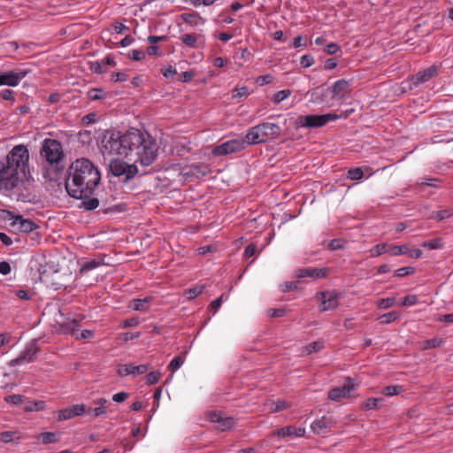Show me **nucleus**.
Returning <instances> with one entry per match:
<instances>
[{"mask_svg":"<svg viewBox=\"0 0 453 453\" xmlns=\"http://www.w3.org/2000/svg\"><path fill=\"white\" fill-rule=\"evenodd\" d=\"M421 245H422V247L429 249V250H436V249L441 248L440 241L437 239L426 241Z\"/></svg>","mask_w":453,"mask_h":453,"instance_id":"nucleus-50","label":"nucleus"},{"mask_svg":"<svg viewBox=\"0 0 453 453\" xmlns=\"http://www.w3.org/2000/svg\"><path fill=\"white\" fill-rule=\"evenodd\" d=\"M289 403L286 401H278L275 403V407L272 410V412H279L283 410H286L289 407Z\"/></svg>","mask_w":453,"mask_h":453,"instance_id":"nucleus-62","label":"nucleus"},{"mask_svg":"<svg viewBox=\"0 0 453 453\" xmlns=\"http://www.w3.org/2000/svg\"><path fill=\"white\" fill-rule=\"evenodd\" d=\"M322 311L334 310L339 306V294L333 291L321 292Z\"/></svg>","mask_w":453,"mask_h":453,"instance_id":"nucleus-17","label":"nucleus"},{"mask_svg":"<svg viewBox=\"0 0 453 453\" xmlns=\"http://www.w3.org/2000/svg\"><path fill=\"white\" fill-rule=\"evenodd\" d=\"M151 297H145L142 299H134L131 301L129 307L134 311H146L150 309V303L151 302Z\"/></svg>","mask_w":453,"mask_h":453,"instance_id":"nucleus-28","label":"nucleus"},{"mask_svg":"<svg viewBox=\"0 0 453 453\" xmlns=\"http://www.w3.org/2000/svg\"><path fill=\"white\" fill-rule=\"evenodd\" d=\"M395 303V297H387V298H382V299L379 300L377 306L380 309H388V308L394 306Z\"/></svg>","mask_w":453,"mask_h":453,"instance_id":"nucleus-44","label":"nucleus"},{"mask_svg":"<svg viewBox=\"0 0 453 453\" xmlns=\"http://www.w3.org/2000/svg\"><path fill=\"white\" fill-rule=\"evenodd\" d=\"M185 358L180 356H177L173 357V359L170 362L168 365V369L174 372L176 370H178L183 364H184Z\"/></svg>","mask_w":453,"mask_h":453,"instance_id":"nucleus-40","label":"nucleus"},{"mask_svg":"<svg viewBox=\"0 0 453 453\" xmlns=\"http://www.w3.org/2000/svg\"><path fill=\"white\" fill-rule=\"evenodd\" d=\"M41 156L50 165L58 166L65 157L60 142L55 139H45L41 149Z\"/></svg>","mask_w":453,"mask_h":453,"instance_id":"nucleus-6","label":"nucleus"},{"mask_svg":"<svg viewBox=\"0 0 453 453\" xmlns=\"http://www.w3.org/2000/svg\"><path fill=\"white\" fill-rule=\"evenodd\" d=\"M273 75L271 74H265V75H261V76H258L256 80V82L259 85V86H264L265 84H269L273 81Z\"/></svg>","mask_w":453,"mask_h":453,"instance_id":"nucleus-55","label":"nucleus"},{"mask_svg":"<svg viewBox=\"0 0 453 453\" xmlns=\"http://www.w3.org/2000/svg\"><path fill=\"white\" fill-rule=\"evenodd\" d=\"M30 71L11 70L0 73V86L17 87Z\"/></svg>","mask_w":453,"mask_h":453,"instance_id":"nucleus-11","label":"nucleus"},{"mask_svg":"<svg viewBox=\"0 0 453 453\" xmlns=\"http://www.w3.org/2000/svg\"><path fill=\"white\" fill-rule=\"evenodd\" d=\"M291 94L292 91L290 89L280 90L273 95V102L275 104H279L280 103L287 99L288 96H290Z\"/></svg>","mask_w":453,"mask_h":453,"instance_id":"nucleus-37","label":"nucleus"},{"mask_svg":"<svg viewBox=\"0 0 453 453\" xmlns=\"http://www.w3.org/2000/svg\"><path fill=\"white\" fill-rule=\"evenodd\" d=\"M300 64L303 67H310L314 64V58L311 55H303L301 58Z\"/></svg>","mask_w":453,"mask_h":453,"instance_id":"nucleus-58","label":"nucleus"},{"mask_svg":"<svg viewBox=\"0 0 453 453\" xmlns=\"http://www.w3.org/2000/svg\"><path fill=\"white\" fill-rule=\"evenodd\" d=\"M140 336H141V333L140 332H135V333L127 332V333H124V334H120L119 338L123 342H129V341H132V340H134V339H138Z\"/></svg>","mask_w":453,"mask_h":453,"instance_id":"nucleus-52","label":"nucleus"},{"mask_svg":"<svg viewBox=\"0 0 453 453\" xmlns=\"http://www.w3.org/2000/svg\"><path fill=\"white\" fill-rule=\"evenodd\" d=\"M161 373L158 371L156 372H150L147 374V384L153 385L158 382L160 380Z\"/></svg>","mask_w":453,"mask_h":453,"instance_id":"nucleus-48","label":"nucleus"},{"mask_svg":"<svg viewBox=\"0 0 453 453\" xmlns=\"http://www.w3.org/2000/svg\"><path fill=\"white\" fill-rule=\"evenodd\" d=\"M127 397H128V394L122 391V392L113 395L112 400L117 403H122V402L126 401L127 399Z\"/></svg>","mask_w":453,"mask_h":453,"instance_id":"nucleus-64","label":"nucleus"},{"mask_svg":"<svg viewBox=\"0 0 453 453\" xmlns=\"http://www.w3.org/2000/svg\"><path fill=\"white\" fill-rule=\"evenodd\" d=\"M46 407L44 401H32L28 402L25 407L26 411H39Z\"/></svg>","mask_w":453,"mask_h":453,"instance_id":"nucleus-35","label":"nucleus"},{"mask_svg":"<svg viewBox=\"0 0 453 453\" xmlns=\"http://www.w3.org/2000/svg\"><path fill=\"white\" fill-rule=\"evenodd\" d=\"M329 273L328 268H316V267H308V268H301L296 272V275L297 278L302 279L305 277H310L312 279H319V278H326Z\"/></svg>","mask_w":453,"mask_h":453,"instance_id":"nucleus-19","label":"nucleus"},{"mask_svg":"<svg viewBox=\"0 0 453 453\" xmlns=\"http://www.w3.org/2000/svg\"><path fill=\"white\" fill-rule=\"evenodd\" d=\"M383 401H384L383 398H374V397L369 398L365 403V408L366 410L379 409L381 406Z\"/></svg>","mask_w":453,"mask_h":453,"instance_id":"nucleus-38","label":"nucleus"},{"mask_svg":"<svg viewBox=\"0 0 453 453\" xmlns=\"http://www.w3.org/2000/svg\"><path fill=\"white\" fill-rule=\"evenodd\" d=\"M451 214H452L451 211H449V210H441V211H436L434 213V215L433 216V218L437 220H443V219H449L451 216Z\"/></svg>","mask_w":453,"mask_h":453,"instance_id":"nucleus-53","label":"nucleus"},{"mask_svg":"<svg viewBox=\"0 0 453 453\" xmlns=\"http://www.w3.org/2000/svg\"><path fill=\"white\" fill-rule=\"evenodd\" d=\"M415 273V269L411 266H405L399 268L395 271L394 275L395 277H404L407 275L413 274Z\"/></svg>","mask_w":453,"mask_h":453,"instance_id":"nucleus-45","label":"nucleus"},{"mask_svg":"<svg viewBox=\"0 0 453 453\" xmlns=\"http://www.w3.org/2000/svg\"><path fill=\"white\" fill-rule=\"evenodd\" d=\"M104 264V263L103 259H92V260L83 263L81 266L80 271H81V273L91 271Z\"/></svg>","mask_w":453,"mask_h":453,"instance_id":"nucleus-31","label":"nucleus"},{"mask_svg":"<svg viewBox=\"0 0 453 453\" xmlns=\"http://www.w3.org/2000/svg\"><path fill=\"white\" fill-rule=\"evenodd\" d=\"M203 289H204L203 285L196 286L195 288L187 289L184 293V296H186V298L188 300H193L196 297H197L199 295H201L203 293Z\"/></svg>","mask_w":453,"mask_h":453,"instance_id":"nucleus-33","label":"nucleus"},{"mask_svg":"<svg viewBox=\"0 0 453 453\" xmlns=\"http://www.w3.org/2000/svg\"><path fill=\"white\" fill-rule=\"evenodd\" d=\"M90 69L96 73H103L106 71L102 61L92 62Z\"/></svg>","mask_w":453,"mask_h":453,"instance_id":"nucleus-56","label":"nucleus"},{"mask_svg":"<svg viewBox=\"0 0 453 453\" xmlns=\"http://www.w3.org/2000/svg\"><path fill=\"white\" fill-rule=\"evenodd\" d=\"M36 341H33L27 344L25 349L16 358L11 360L10 365H19L23 363H31L35 360V357L39 352Z\"/></svg>","mask_w":453,"mask_h":453,"instance_id":"nucleus-12","label":"nucleus"},{"mask_svg":"<svg viewBox=\"0 0 453 453\" xmlns=\"http://www.w3.org/2000/svg\"><path fill=\"white\" fill-rule=\"evenodd\" d=\"M150 368L149 364L135 365L134 364H124L118 366L117 372L121 377L128 375H141L147 372Z\"/></svg>","mask_w":453,"mask_h":453,"instance_id":"nucleus-15","label":"nucleus"},{"mask_svg":"<svg viewBox=\"0 0 453 453\" xmlns=\"http://www.w3.org/2000/svg\"><path fill=\"white\" fill-rule=\"evenodd\" d=\"M180 19L187 24L191 26H198L204 24L205 20L199 15V13L193 12H184L180 14Z\"/></svg>","mask_w":453,"mask_h":453,"instance_id":"nucleus-27","label":"nucleus"},{"mask_svg":"<svg viewBox=\"0 0 453 453\" xmlns=\"http://www.w3.org/2000/svg\"><path fill=\"white\" fill-rule=\"evenodd\" d=\"M400 317L399 313L396 311H389L387 312L380 317V319L381 320V323L388 324L391 323L396 319H398Z\"/></svg>","mask_w":453,"mask_h":453,"instance_id":"nucleus-41","label":"nucleus"},{"mask_svg":"<svg viewBox=\"0 0 453 453\" xmlns=\"http://www.w3.org/2000/svg\"><path fill=\"white\" fill-rule=\"evenodd\" d=\"M281 134L280 127L276 123L262 122L250 127L245 134L249 145L265 143L274 141Z\"/></svg>","mask_w":453,"mask_h":453,"instance_id":"nucleus-4","label":"nucleus"},{"mask_svg":"<svg viewBox=\"0 0 453 453\" xmlns=\"http://www.w3.org/2000/svg\"><path fill=\"white\" fill-rule=\"evenodd\" d=\"M207 418L213 423H217L216 428L220 431H226L233 428L236 422L232 417H225L221 412L219 411H209L207 413Z\"/></svg>","mask_w":453,"mask_h":453,"instance_id":"nucleus-13","label":"nucleus"},{"mask_svg":"<svg viewBox=\"0 0 453 453\" xmlns=\"http://www.w3.org/2000/svg\"><path fill=\"white\" fill-rule=\"evenodd\" d=\"M409 252V246L407 244L404 245H393L389 247L388 253L391 256H400L405 255Z\"/></svg>","mask_w":453,"mask_h":453,"instance_id":"nucleus-34","label":"nucleus"},{"mask_svg":"<svg viewBox=\"0 0 453 453\" xmlns=\"http://www.w3.org/2000/svg\"><path fill=\"white\" fill-rule=\"evenodd\" d=\"M324 348V342L316 341L309 343L303 349V354L310 355L320 351Z\"/></svg>","mask_w":453,"mask_h":453,"instance_id":"nucleus-30","label":"nucleus"},{"mask_svg":"<svg viewBox=\"0 0 453 453\" xmlns=\"http://www.w3.org/2000/svg\"><path fill=\"white\" fill-rule=\"evenodd\" d=\"M180 41L183 44L189 48H202L205 44L204 35L202 34H184L180 36Z\"/></svg>","mask_w":453,"mask_h":453,"instance_id":"nucleus-21","label":"nucleus"},{"mask_svg":"<svg viewBox=\"0 0 453 453\" xmlns=\"http://www.w3.org/2000/svg\"><path fill=\"white\" fill-rule=\"evenodd\" d=\"M349 81L346 80H339L333 86V93L334 96L342 98L349 92Z\"/></svg>","mask_w":453,"mask_h":453,"instance_id":"nucleus-26","label":"nucleus"},{"mask_svg":"<svg viewBox=\"0 0 453 453\" xmlns=\"http://www.w3.org/2000/svg\"><path fill=\"white\" fill-rule=\"evenodd\" d=\"M43 444L53 443L58 441L56 434L52 432H44L38 435Z\"/></svg>","mask_w":453,"mask_h":453,"instance_id":"nucleus-39","label":"nucleus"},{"mask_svg":"<svg viewBox=\"0 0 453 453\" xmlns=\"http://www.w3.org/2000/svg\"><path fill=\"white\" fill-rule=\"evenodd\" d=\"M139 323H140L139 319L136 317H133V318L125 319L121 323L120 327H122V328L134 327V326H138Z\"/></svg>","mask_w":453,"mask_h":453,"instance_id":"nucleus-49","label":"nucleus"},{"mask_svg":"<svg viewBox=\"0 0 453 453\" xmlns=\"http://www.w3.org/2000/svg\"><path fill=\"white\" fill-rule=\"evenodd\" d=\"M222 300H223V295L211 303L209 309L212 311L213 315L218 311V310L221 306Z\"/></svg>","mask_w":453,"mask_h":453,"instance_id":"nucleus-57","label":"nucleus"},{"mask_svg":"<svg viewBox=\"0 0 453 453\" xmlns=\"http://www.w3.org/2000/svg\"><path fill=\"white\" fill-rule=\"evenodd\" d=\"M94 404L96 406L86 410V413L90 414L94 418H96L105 415L107 413V409L110 404L109 401L107 399H105V398L96 399L94 401Z\"/></svg>","mask_w":453,"mask_h":453,"instance_id":"nucleus-23","label":"nucleus"},{"mask_svg":"<svg viewBox=\"0 0 453 453\" xmlns=\"http://www.w3.org/2000/svg\"><path fill=\"white\" fill-rule=\"evenodd\" d=\"M402 390L401 386H388L382 389V394L388 396H394L398 395Z\"/></svg>","mask_w":453,"mask_h":453,"instance_id":"nucleus-46","label":"nucleus"},{"mask_svg":"<svg viewBox=\"0 0 453 453\" xmlns=\"http://www.w3.org/2000/svg\"><path fill=\"white\" fill-rule=\"evenodd\" d=\"M86 413L85 404H75L71 407L60 410L58 414V419L59 421L67 420L77 416H81Z\"/></svg>","mask_w":453,"mask_h":453,"instance_id":"nucleus-20","label":"nucleus"},{"mask_svg":"<svg viewBox=\"0 0 453 453\" xmlns=\"http://www.w3.org/2000/svg\"><path fill=\"white\" fill-rule=\"evenodd\" d=\"M0 95L4 100H6V101H14L15 100V96H14L15 93L12 89H4L1 91Z\"/></svg>","mask_w":453,"mask_h":453,"instance_id":"nucleus-59","label":"nucleus"},{"mask_svg":"<svg viewBox=\"0 0 453 453\" xmlns=\"http://www.w3.org/2000/svg\"><path fill=\"white\" fill-rule=\"evenodd\" d=\"M7 164L19 172L25 173L29 161V151L26 145H15L7 154L5 160Z\"/></svg>","mask_w":453,"mask_h":453,"instance_id":"nucleus-5","label":"nucleus"},{"mask_svg":"<svg viewBox=\"0 0 453 453\" xmlns=\"http://www.w3.org/2000/svg\"><path fill=\"white\" fill-rule=\"evenodd\" d=\"M304 434V427H296L293 426H287L272 433V436H278L281 438L291 435H295L296 437H303Z\"/></svg>","mask_w":453,"mask_h":453,"instance_id":"nucleus-22","label":"nucleus"},{"mask_svg":"<svg viewBox=\"0 0 453 453\" xmlns=\"http://www.w3.org/2000/svg\"><path fill=\"white\" fill-rule=\"evenodd\" d=\"M80 324L76 319L62 322L58 326V331L65 334L74 335L78 332Z\"/></svg>","mask_w":453,"mask_h":453,"instance_id":"nucleus-25","label":"nucleus"},{"mask_svg":"<svg viewBox=\"0 0 453 453\" xmlns=\"http://www.w3.org/2000/svg\"><path fill=\"white\" fill-rule=\"evenodd\" d=\"M418 303V296L416 295H408L401 299L400 305L412 306Z\"/></svg>","mask_w":453,"mask_h":453,"instance_id":"nucleus-43","label":"nucleus"},{"mask_svg":"<svg viewBox=\"0 0 453 453\" xmlns=\"http://www.w3.org/2000/svg\"><path fill=\"white\" fill-rule=\"evenodd\" d=\"M335 421L331 417L323 416L316 419L311 425L312 432L319 435H323L327 432V429L335 425Z\"/></svg>","mask_w":453,"mask_h":453,"instance_id":"nucleus-18","label":"nucleus"},{"mask_svg":"<svg viewBox=\"0 0 453 453\" xmlns=\"http://www.w3.org/2000/svg\"><path fill=\"white\" fill-rule=\"evenodd\" d=\"M246 137L228 140L212 149V155L216 157L226 156L232 153H237L243 150L246 146Z\"/></svg>","mask_w":453,"mask_h":453,"instance_id":"nucleus-9","label":"nucleus"},{"mask_svg":"<svg viewBox=\"0 0 453 453\" xmlns=\"http://www.w3.org/2000/svg\"><path fill=\"white\" fill-rule=\"evenodd\" d=\"M22 437L18 431H4L0 433V441L4 443L15 442L19 443Z\"/></svg>","mask_w":453,"mask_h":453,"instance_id":"nucleus-29","label":"nucleus"},{"mask_svg":"<svg viewBox=\"0 0 453 453\" xmlns=\"http://www.w3.org/2000/svg\"><path fill=\"white\" fill-rule=\"evenodd\" d=\"M101 180L98 168L88 158L81 157L72 163L65 180V189L73 198L83 200L82 207L94 210L99 201L91 197Z\"/></svg>","mask_w":453,"mask_h":453,"instance_id":"nucleus-1","label":"nucleus"},{"mask_svg":"<svg viewBox=\"0 0 453 453\" xmlns=\"http://www.w3.org/2000/svg\"><path fill=\"white\" fill-rule=\"evenodd\" d=\"M437 74L438 67L435 65H433L428 68L419 71L414 74L411 77V81L415 87H418V85L425 83L432 78L435 77Z\"/></svg>","mask_w":453,"mask_h":453,"instance_id":"nucleus-16","label":"nucleus"},{"mask_svg":"<svg viewBox=\"0 0 453 453\" xmlns=\"http://www.w3.org/2000/svg\"><path fill=\"white\" fill-rule=\"evenodd\" d=\"M4 401L12 405H19L23 402V397L20 395H10L4 398Z\"/></svg>","mask_w":453,"mask_h":453,"instance_id":"nucleus-47","label":"nucleus"},{"mask_svg":"<svg viewBox=\"0 0 453 453\" xmlns=\"http://www.w3.org/2000/svg\"><path fill=\"white\" fill-rule=\"evenodd\" d=\"M348 178L353 180H359L363 178L364 173L360 167L352 168L348 171Z\"/></svg>","mask_w":453,"mask_h":453,"instance_id":"nucleus-42","label":"nucleus"},{"mask_svg":"<svg viewBox=\"0 0 453 453\" xmlns=\"http://www.w3.org/2000/svg\"><path fill=\"white\" fill-rule=\"evenodd\" d=\"M12 224L24 233H30L38 227V225L32 219H24L22 216H17Z\"/></svg>","mask_w":453,"mask_h":453,"instance_id":"nucleus-24","label":"nucleus"},{"mask_svg":"<svg viewBox=\"0 0 453 453\" xmlns=\"http://www.w3.org/2000/svg\"><path fill=\"white\" fill-rule=\"evenodd\" d=\"M111 80L114 82L125 81L127 80V74L122 72H116L111 74Z\"/></svg>","mask_w":453,"mask_h":453,"instance_id":"nucleus-60","label":"nucleus"},{"mask_svg":"<svg viewBox=\"0 0 453 453\" xmlns=\"http://www.w3.org/2000/svg\"><path fill=\"white\" fill-rule=\"evenodd\" d=\"M341 115L326 113L321 115H300L296 120L297 127L317 128L326 126L330 121L339 119Z\"/></svg>","mask_w":453,"mask_h":453,"instance_id":"nucleus-7","label":"nucleus"},{"mask_svg":"<svg viewBox=\"0 0 453 453\" xmlns=\"http://www.w3.org/2000/svg\"><path fill=\"white\" fill-rule=\"evenodd\" d=\"M387 246L388 244L386 242H383L372 247L369 250L371 257H376L381 256L386 252H388V250H387Z\"/></svg>","mask_w":453,"mask_h":453,"instance_id":"nucleus-36","label":"nucleus"},{"mask_svg":"<svg viewBox=\"0 0 453 453\" xmlns=\"http://www.w3.org/2000/svg\"><path fill=\"white\" fill-rule=\"evenodd\" d=\"M195 73L193 71L182 72L180 75V80L182 82H188L193 80Z\"/></svg>","mask_w":453,"mask_h":453,"instance_id":"nucleus-63","label":"nucleus"},{"mask_svg":"<svg viewBox=\"0 0 453 453\" xmlns=\"http://www.w3.org/2000/svg\"><path fill=\"white\" fill-rule=\"evenodd\" d=\"M110 171L114 176H124L127 180L134 178L138 173L134 163L127 164L119 159L111 160Z\"/></svg>","mask_w":453,"mask_h":453,"instance_id":"nucleus-10","label":"nucleus"},{"mask_svg":"<svg viewBox=\"0 0 453 453\" xmlns=\"http://www.w3.org/2000/svg\"><path fill=\"white\" fill-rule=\"evenodd\" d=\"M355 390V385L351 379H348L342 387L332 388L328 392V398L332 401L337 402L345 398Z\"/></svg>","mask_w":453,"mask_h":453,"instance_id":"nucleus-14","label":"nucleus"},{"mask_svg":"<svg viewBox=\"0 0 453 453\" xmlns=\"http://www.w3.org/2000/svg\"><path fill=\"white\" fill-rule=\"evenodd\" d=\"M129 57L133 60L140 61L145 58V52L139 50H132L129 53Z\"/></svg>","mask_w":453,"mask_h":453,"instance_id":"nucleus-54","label":"nucleus"},{"mask_svg":"<svg viewBox=\"0 0 453 453\" xmlns=\"http://www.w3.org/2000/svg\"><path fill=\"white\" fill-rule=\"evenodd\" d=\"M135 135H133V129L126 134L113 132L103 142V148L110 155H119L128 157L130 155V144L136 142Z\"/></svg>","mask_w":453,"mask_h":453,"instance_id":"nucleus-3","label":"nucleus"},{"mask_svg":"<svg viewBox=\"0 0 453 453\" xmlns=\"http://www.w3.org/2000/svg\"><path fill=\"white\" fill-rule=\"evenodd\" d=\"M133 135H135L137 141L134 142V144H130V155L127 158L134 165L139 163L142 166L150 165L157 156L156 141L150 135L144 134L138 129L133 128Z\"/></svg>","mask_w":453,"mask_h":453,"instance_id":"nucleus-2","label":"nucleus"},{"mask_svg":"<svg viewBox=\"0 0 453 453\" xmlns=\"http://www.w3.org/2000/svg\"><path fill=\"white\" fill-rule=\"evenodd\" d=\"M19 173L5 161L0 162V190L11 191L15 188L19 181Z\"/></svg>","mask_w":453,"mask_h":453,"instance_id":"nucleus-8","label":"nucleus"},{"mask_svg":"<svg viewBox=\"0 0 453 453\" xmlns=\"http://www.w3.org/2000/svg\"><path fill=\"white\" fill-rule=\"evenodd\" d=\"M104 92L101 88H93L89 90L88 96L91 100H99L104 98Z\"/></svg>","mask_w":453,"mask_h":453,"instance_id":"nucleus-51","label":"nucleus"},{"mask_svg":"<svg viewBox=\"0 0 453 453\" xmlns=\"http://www.w3.org/2000/svg\"><path fill=\"white\" fill-rule=\"evenodd\" d=\"M327 247L331 250H336L342 249L343 248V244H342L341 240L334 239V240L329 242Z\"/></svg>","mask_w":453,"mask_h":453,"instance_id":"nucleus-61","label":"nucleus"},{"mask_svg":"<svg viewBox=\"0 0 453 453\" xmlns=\"http://www.w3.org/2000/svg\"><path fill=\"white\" fill-rule=\"evenodd\" d=\"M442 343H443V340L441 338L428 339V340H426L423 342L421 349L423 350L434 349V348H438V347L441 346Z\"/></svg>","mask_w":453,"mask_h":453,"instance_id":"nucleus-32","label":"nucleus"}]
</instances>
